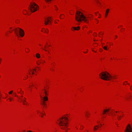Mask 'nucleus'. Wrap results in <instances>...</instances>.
<instances>
[{"label": "nucleus", "mask_w": 132, "mask_h": 132, "mask_svg": "<svg viewBox=\"0 0 132 132\" xmlns=\"http://www.w3.org/2000/svg\"><path fill=\"white\" fill-rule=\"evenodd\" d=\"M68 120V118L65 117H61L58 120L59 122L58 124L61 126V129L65 130V132H67V131L66 128L68 127L67 121Z\"/></svg>", "instance_id": "nucleus-1"}, {"label": "nucleus", "mask_w": 132, "mask_h": 132, "mask_svg": "<svg viewBox=\"0 0 132 132\" xmlns=\"http://www.w3.org/2000/svg\"><path fill=\"white\" fill-rule=\"evenodd\" d=\"M100 78L105 80H110L111 79H116V76H112L108 72L106 71L102 72L99 75Z\"/></svg>", "instance_id": "nucleus-2"}, {"label": "nucleus", "mask_w": 132, "mask_h": 132, "mask_svg": "<svg viewBox=\"0 0 132 132\" xmlns=\"http://www.w3.org/2000/svg\"><path fill=\"white\" fill-rule=\"evenodd\" d=\"M75 19L78 22H81L83 20L87 23L88 22L87 18L80 11H77L76 12V14Z\"/></svg>", "instance_id": "nucleus-3"}, {"label": "nucleus", "mask_w": 132, "mask_h": 132, "mask_svg": "<svg viewBox=\"0 0 132 132\" xmlns=\"http://www.w3.org/2000/svg\"><path fill=\"white\" fill-rule=\"evenodd\" d=\"M38 7V6L36 3H33L32 4H31L30 10L31 12H33L36 11Z\"/></svg>", "instance_id": "nucleus-4"}, {"label": "nucleus", "mask_w": 132, "mask_h": 132, "mask_svg": "<svg viewBox=\"0 0 132 132\" xmlns=\"http://www.w3.org/2000/svg\"><path fill=\"white\" fill-rule=\"evenodd\" d=\"M22 31V35L21 34V36L22 37H23L24 35V31L22 29L20 28H16L15 29V32L16 35L17 36H19V31Z\"/></svg>", "instance_id": "nucleus-5"}, {"label": "nucleus", "mask_w": 132, "mask_h": 132, "mask_svg": "<svg viewBox=\"0 0 132 132\" xmlns=\"http://www.w3.org/2000/svg\"><path fill=\"white\" fill-rule=\"evenodd\" d=\"M125 132H132V127L130 125H128L125 130Z\"/></svg>", "instance_id": "nucleus-6"}, {"label": "nucleus", "mask_w": 132, "mask_h": 132, "mask_svg": "<svg viewBox=\"0 0 132 132\" xmlns=\"http://www.w3.org/2000/svg\"><path fill=\"white\" fill-rule=\"evenodd\" d=\"M19 99H20L21 101L22 102V103L24 105H27V102L26 100V98L25 97H24L23 99V98L22 99L20 98L19 97H18Z\"/></svg>", "instance_id": "nucleus-7"}, {"label": "nucleus", "mask_w": 132, "mask_h": 132, "mask_svg": "<svg viewBox=\"0 0 132 132\" xmlns=\"http://www.w3.org/2000/svg\"><path fill=\"white\" fill-rule=\"evenodd\" d=\"M49 20L48 19V18H46L45 19V24L46 25H47L48 24V23L49 22H51V20Z\"/></svg>", "instance_id": "nucleus-8"}, {"label": "nucleus", "mask_w": 132, "mask_h": 132, "mask_svg": "<svg viewBox=\"0 0 132 132\" xmlns=\"http://www.w3.org/2000/svg\"><path fill=\"white\" fill-rule=\"evenodd\" d=\"M40 96L41 98L43 100V101H44L45 102V101H47L48 100V98L47 96H44V97H43L41 96Z\"/></svg>", "instance_id": "nucleus-9"}, {"label": "nucleus", "mask_w": 132, "mask_h": 132, "mask_svg": "<svg viewBox=\"0 0 132 132\" xmlns=\"http://www.w3.org/2000/svg\"><path fill=\"white\" fill-rule=\"evenodd\" d=\"M41 104L43 105L44 107H45L46 106V105L44 101H42V102L41 103Z\"/></svg>", "instance_id": "nucleus-10"}, {"label": "nucleus", "mask_w": 132, "mask_h": 132, "mask_svg": "<svg viewBox=\"0 0 132 132\" xmlns=\"http://www.w3.org/2000/svg\"><path fill=\"white\" fill-rule=\"evenodd\" d=\"M78 29H77V28L76 27H72L71 28V29L72 30V28H73V29L75 30H78L80 29V28L79 26H78Z\"/></svg>", "instance_id": "nucleus-11"}, {"label": "nucleus", "mask_w": 132, "mask_h": 132, "mask_svg": "<svg viewBox=\"0 0 132 132\" xmlns=\"http://www.w3.org/2000/svg\"><path fill=\"white\" fill-rule=\"evenodd\" d=\"M109 9H107L106 12L105 17H106L108 15L109 13Z\"/></svg>", "instance_id": "nucleus-12"}, {"label": "nucleus", "mask_w": 132, "mask_h": 132, "mask_svg": "<svg viewBox=\"0 0 132 132\" xmlns=\"http://www.w3.org/2000/svg\"><path fill=\"white\" fill-rule=\"evenodd\" d=\"M99 127L97 125H96L94 127V130H97L98 129V128Z\"/></svg>", "instance_id": "nucleus-13"}, {"label": "nucleus", "mask_w": 132, "mask_h": 132, "mask_svg": "<svg viewBox=\"0 0 132 132\" xmlns=\"http://www.w3.org/2000/svg\"><path fill=\"white\" fill-rule=\"evenodd\" d=\"M36 57L37 58H39L40 57V55L38 53H37L36 54Z\"/></svg>", "instance_id": "nucleus-14"}, {"label": "nucleus", "mask_w": 132, "mask_h": 132, "mask_svg": "<svg viewBox=\"0 0 132 132\" xmlns=\"http://www.w3.org/2000/svg\"><path fill=\"white\" fill-rule=\"evenodd\" d=\"M85 117L87 118H88L89 117L88 115V112H86L85 113Z\"/></svg>", "instance_id": "nucleus-15"}, {"label": "nucleus", "mask_w": 132, "mask_h": 132, "mask_svg": "<svg viewBox=\"0 0 132 132\" xmlns=\"http://www.w3.org/2000/svg\"><path fill=\"white\" fill-rule=\"evenodd\" d=\"M121 116H117V119L118 120H120L121 119Z\"/></svg>", "instance_id": "nucleus-16"}, {"label": "nucleus", "mask_w": 132, "mask_h": 132, "mask_svg": "<svg viewBox=\"0 0 132 132\" xmlns=\"http://www.w3.org/2000/svg\"><path fill=\"white\" fill-rule=\"evenodd\" d=\"M103 48L105 50H108L107 47L106 46H104V47H103Z\"/></svg>", "instance_id": "nucleus-17"}, {"label": "nucleus", "mask_w": 132, "mask_h": 132, "mask_svg": "<svg viewBox=\"0 0 132 132\" xmlns=\"http://www.w3.org/2000/svg\"><path fill=\"white\" fill-rule=\"evenodd\" d=\"M19 35L21 36V34L22 35V31H19Z\"/></svg>", "instance_id": "nucleus-18"}, {"label": "nucleus", "mask_w": 132, "mask_h": 132, "mask_svg": "<svg viewBox=\"0 0 132 132\" xmlns=\"http://www.w3.org/2000/svg\"><path fill=\"white\" fill-rule=\"evenodd\" d=\"M36 63L38 65H39L40 64V63H41V61H39V63H38L37 62Z\"/></svg>", "instance_id": "nucleus-19"}, {"label": "nucleus", "mask_w": 132, "mask_h": 132, "mask_svg": "<svg viewBox=\"0 0 132 132\" xmlns=\"http://www.w3.org/2000/svg\"><path fill=\"white\" fill-rule=\"evenodd\" d=\"M103 114H105L106 113V111L105 110H104L103 111Z\"/></svg>", "instance_id": "nucleus-20"}, {"label": "nucleus", "mask_w": 132, "mask_h": 132, "mask_svg": "<svg viewBox=\"0 0 132 132\" xmlns=\"http://www.w3.org/2000/svg\"><path fill=\"white\" fill-rule=\"evenodd\" d=\"M44 90L45 91L44 93H45V95H47V92H46V91L45 90Z\"/></svg>", "instance_id": "nucleus-21"}, {"label": "nucleus", "mask_w": 132, "mask_h": 132, "mask_svg": "<svg viewBox=\"0 0 132 132\" xmlns=\"http://www.w3.org/2000/svg\"><path fill=\"white\" fill-rule=\"evenodd\" d=\"M105 110L106 111V112H108L109 111V110H110V109H105Z\"/></svg>", "instance_id": "nucleus-22"}, {"label": "nucleus", "mask_w": 132, "mask_h": 132, "mask_svg": "<svg viewBox=\"0 0 132 132\" xmlns=\"http://www.w3.org/2000/svg\"><path fill=\"white\" fill-rule=\"evenodd\" d=\"M13 92V91L12 90L9 92V94H11Z\"/></svg>", "instance_id": "nucleus-23"}, {"label": "nucleus", "mask_w": 132, "mask_h": 132, "mask_svg": "<svg viewBox=\"0 0 132 132\" xmlns=\"http://www.w3.org/2000/svg\"><path fill=\"white\" fill-rule=\"evenodd\" d=\"M47 31L46 30H45V32L46 33H48V29H47Z\"/></svg>", "instance_id": "nucleus-24"}, {"label": "nucleus", "mask_w": 132, "mask_h": 132, "mask_svg": "<svg viewBox=\"0 0 132 132\" xmlns=\"http://www.w3.org/2000/svg\"><path fill=\"white\" fill-rule=\"evenodd\" d=\"M54 6H55V8L56 9V10H58V8L55 5Z\"/></svg>", "instance_id": "nucleus-25"}, {"label": "nucleus", "mask_w": 132, "mask_h": 132, "mask_svg": "<svg viewBox=\"0 0 132 132\" xmlns=\"http://www.w3.org/2000/svg\"><path fill=\"white\" fill-rule=\"evenodd\" d=\"M9 99L10 101H11L12 99L11 98H9Z\"/></svg>", "instance_id": "nucleus-26"}, {"label": "nucleus", "mask_w": 132, "mask_h": 132, "mask_svg": "<svg viewBox=\"0 0 132 132\" xmlns=\"http://www.w3.org/2000/svg\"><path fill=\"white\" fill-rule=\"evenodd\" d=\"M130 89L131 90H132V87H130Z\"/></svg>", "instance_id": "nucleus-27"}, {"label": "nucleus", "mask_w": 132, "mask_h": 132, "mask_svg": "<svg viewBox=\"0 0 132 132\" xmlns=\"http://www.w3.org/2000/svg\"><path fill=\"white\" fill-rule=\"evenodd\" d=\"M14 95L15 96H16L17 97H18V96H16V94L15 93H14Z\"/></svg>", "instance_id": "nucleus-28"}, {"label": "nucleus", "mask_w": 132, "mask_h": 132, "mask_svg": "<svg viewBox=\"0 0 132 132\" xmlns=\"http://www.w3.org/2000/svg\"><path fill=\"white\" fill-rule=\"evenodd\" d=\"M28 132H32L30 130H29V131H28Z\"/></svg>", "instance_id": "nucleus-29"}, {"label": "nucleus", "mask_w": 132, "mask_h": 132, "mask_svg": "<svg viewBox=\"0 0 132 132\" xmlns=\"http://www.w3.org/2000/svg\"><path fill=\"white\" fill-rule=\"evenodd\" d=\"M60 18L61 19H63V18H62V17H61V16H60Z\"/></svg>", "instance_id": "nucleus-30"}, {"label": "nucleus", "mask_w": 132, "mask_h": 132, "mask_svg": "<svg viewBox=\"0 0 132 132\" xmlns=\"http://www.w3.org/2000/svg\"><path fill=\"white\" fill-rule=\"evenodd\" d=\"M102 126V124H100V127Z\"/></svg>", "instance_id": "nucleus-31"}, {"label": "nucleus", "mask_w": 132, "mask_h": 132, "mask_svg": "<svg viewBox=\"0 0 132 132\" xmlns=\"http://www.w3.org/2000/svg\"><path fill=\"white\" fill-rule=\"evenodd\" d=\"M32 74H34V72H32Z\"/></svg>", "instance_id": "nucleus-32"}, {"label": "nucleus", "mask_w": 132, "mask_h": 132, "mask_svg": "<svg viewBox=\"0 0 132 132\" xmlns=\"http://www.w3.org/2000/svg\"><path fill=\"white\" fill-rule=\"evenodd\" d=\"M29 75H30L31 73H30V71H29Z\"/></svg>", "instance_id": "nucleus-33"}, {"label": "nucleus", "mask_w": 132, "mask_h": 132, "mask_svg": "<svg viewBox=\"0 0 132 132\" xmlns=\"http://www.w3.org/2000/svg\"><path fill=\"white\" fill-rule=\"evenodd\" d=\"M81 126H82V128H84V126H82V125H81Z\"/></svg>", "instance_id": "nucleus-34"}, {"label": "nucleus", "mask_w": 132, "mask_h": 132, "mask_svg": "<svg viewBox=\"0 0 132 132\" xmlns=\"http://www.w3.org/2000/svg\"><path fill=\"white\" fill-rule=\"evenodd\" d=\"M44 49V50H45V51H47V50H46V49Z\"/></svg>", "instance_id": "nucleus-35"}, {"label": "nucleus", "mask_w": 132, "mask_h": 132, "mask_svg": "<svg viewBox=\"0 0 132 132\" xmlns=\"http://www.w3.org/2000/svg\"><path fill=\"white\" fill-rule=\"evenodd\" d=\"M39 112V113H40L41 114H42V115L43 114L42 113H41V112Z\"/></svg>", "instance_id": "nucleus-36"}, {"label": "nucleus", "mask_w": 132, "mask_h": 132, "mask_svg": "<svg viewBox=\"0 0 132 132\" xmlns=\"http://www.w3.org/2000/svg\"><path fill=\"white\" fill-rule=\"evenodd\" d=\"M21 98H22L23 97V96L22 95H21Z\"/></svg>", "instance_id": "nucleus-37"}, {"label": "nucleus", "mask_w": 132, "mask_h": 132, "mask_svg": "<svg viewBox=\"0 0 132 132\" xmlns=\"http://www.w3.org/2000/svg\"><path fill=\"white\" fill-rule=\"evenodd\" d=\"M45 61H43V63H45Z\"/></svg>", "instance_id": "nucleus-38"}, {"label": "nucleus", "mask_w": 132, "mask_h": 132, "mask_svg": "<svg viewBox=\"0 0 132 132\" xmlns=\"http://www.w3.org/2000/svg\"><path fill=\"white\" fill-rule=\"evenodd\" d=\"M88 115H90V113H88Z\"/></svg>", "instance_id": "nucleus-39"}, {"label": "nucleus", "mask_w": 132, "mask_h": 132, "mask_svg": "<svg viewBox=\"0 0 132 132\" xmlns=\"http://www.w3.org/2000/svg\"><path fill=\"white\" fill-rule=\"evenodd\" d=\"M33 70L35 71H36V70L35 69H34Z\"/></svg>", "instance_id": "nucleus-40"}, {"label": "nucleus", "mask_w": 132, "mask_h": 132, "mask_svg": "<svg viewBox=\"0 0 132 132\" xmlns=\"http://www.w3.org/2000/svg\"><path fill=\"white\" fill-rule=\"evenodd\" d=\"M27 77H28V76L27 75ZM27 78H26V79H27Z\"/></svg>", "instance_id": "nucleus-41"}, {"label": "nucleus", "mask_w": 132, "mask_h": 132, "mask_svg": "<svg viewBox=\"0 0 132 132\" xmlns=\"http://www.w3.org/2000/svg\"><path fill=\"white\" fill-rule=\"evenodd\" d=\"M10 33H11L12 32V31H10Z\"/></svg>", "instance_id": "nucleus-42"}, {"label": "nucleus", "mask_w": 132, "mask_h": 132, "mask_svg": "<svg viewBox=\"0 0 132 132\" xmlns=\"http://www.w3.org/2000/svg\"><path fill=\"white\" fill-rule=\"evenodd\" d=\"M96 35L95 36H97V34L96 33Z\"/></svg>", "instance_id": "nucleus-43"}, {"label": "nucleus", "mask_w": 132, "mask_h": 132, "mask_svg": "<svg viewBox=\"0 0 132 132\" xmlns=\"http://www.w3.org/2000/svg\"><path fill=\"white\" fill-rule=\"evenodd\" d=\"M23 132H26V131H23Z\"/></svg>", "instance_id": "nucleus-44"}, {"label": "nucleus", "mask_w": 132, "mask_h": 132, "mask_svg": "<svg viewBox=\"0 0 132 132\" xmlns=\"http://www.w3.org/2000/svg\"><path fill=\"white\" fill-rule=\"evenodd\" d=\"M12 28V27H11L10 28V29H11Z\"/></svg>", "instance_id": "nucleus-45"}, {"label": "nucleus", "mask_w": 132, "mask_h": 132, "mask_svg": "<svg viewBox=\"0 0 132 132\" xmlns=\"http://www.w3.org/2000/svg\"><path fill=\"white\" fill-rule=\"evenodd\" d=\"M92 51H94V52H95V51H93V50H92Z\"/></svg>", "instance_id": "nucleus-46"}, {"label": "nucleus", "mask_w": 132, "mask_h": 132, "mask_svg": "<svg viewBox=\"0 0 132 132\" xmlns=\"http://www.w3.org/2000/svg\"><path fill=\"white\" fill-rule=\"evenodd\" d=\"M116 113H117L118 112L116 111Z\"/></svg>", "instance_id": "nucleus-47"}, {"label": "nucleus", "mask_w": 132, "mask_h": 132, "mask_svg": "<svg viewBox=\"0 0 132 132\" xmlns=\"http://www.w3.org/2000/svg\"><path fill=\"white\" fill-rule=\"evenodd\" d=\"M41 117H43V116H41Z\"/></svg>", "instance_id": "nucleus-48"}, {"label": "nucleus", "mask_w": 132, "mask_h": 132, "mask_svg": "<svg viewBox=\"0 0 132 132\" xmlns=\"http://www.w3.org/2000/svg\"><path fill=\"white\" fill-rule=\"evenodd\" d=\"M41 31H43V30H42Z\"/></svg>", "instance_id": "nucleus-49"}, {"label": "nucleus", "mask_w": 132, "mask_h": 132, "mask_svg": "<svg viewBox=\"0 0 132 132\" xmlns=\"http://www.w3.org/2000/svg\"><path fill=\"white\" fill-rule=\"evenodd\" d=\"M77 29H78V27H77Z\"/></svg>", "instance_id": "nucleus-50"}, {"label": "nucleus", "mask_w": 132, "mask_h": 132, "mask_svg": "<svg viewBox=\"0 0 132 132\" xmlns=\"http://www.w3.org/2000/svg\"><path fill=\"white\" fill-rule=\"evenodd\" d=\"M48 53H50V52H48Z\"/></svg>", "instance_id": "nucleus-51"}, {"label": "nucleus", "mask_w": 132, "mask_h": 132, "mask_svg": "<svg viewBox=\"0 0 132 132\" xmlns=\"http://www.w3.org/2000/svg\"><path fill=\"white\" fill-rule=\"evenodd\" d=\"M94 36H96V35H94Z\"/></svg>", "instance_id": "nucleus-52"}, {"label": "nucleus", "mask_w": 132, "mask_h": 132, "mask_svg": "<svg viewBox=\"0 0 132 132\" xmlns=\"http://www.w3.org/2000/svg\"><path fill=\"white\" fill-rule=\"evenodd\" d=\"M51 17H50V18H50V19H51Z\"/></svg>", "instance_id": "nucleus-53"}, {"label": "nucleus", "mask_w": 132, "mask_h": 132, "mask_svg": "<svg viewBox=\"0 0 132 132\" xmlns=\"http://www.w3.org/2000/svg\"><path fill=\"white\" fill-rule=\"evenodd\" d=\"M103 34H101V35H102Z\"/></svg>", "instance_id": "nucleus-54"}, {"label": "nucleus", "mask_w": 132, "mask_h": 132, "mask_svg": "<svg viewBox=\"0 0 132 132\" xmlns=\"http://www.w3.org/2000/svg\"><path fill=\"white\" fill-rule=\"evenodd\" d=\"M116 37H117V36L116 35Z\"/></svg>", "instance_id": "nucleus-55"}, {"label": "nucleus", "mask_w": 132, "mask_h": 132, "mask_svg": "<svg viewBox=\"0 0 132 132\" xmlns=\"http://www.w3.org/2000/svg\"><path fill=\"white\" fill-rule=\"evenodd\" d=\"M122 26H121V27H122Z\"/></svg>", "instance_id": "nucleus-56"}, {"label": "nucleus", "mask_w": 132, "mask_h": 132, "mask_svg": "<svg viewBox=\"0 0 132 132\" xmlns=\"http://www.w3.org/2000/svg\"><path fill=\"white\" fill-rule=\"evenodd\" d=\"M84 53H86V52H84Z\"/></svg>", "instance_id": "nucleus-57"}, {"label": "nucleus", "mask_w": 132, "mask_h": 132, "mask_svg": "<svg viewBox=\"0 0 132 132\" xmlns=\"http://www.w3.org/2000/svg\"><path fill=\"white\" fill-rule=\"evenodd\" d=\"M18 93H19V92H18Z\"/></svg>", "instance_id": "nucleus-58"}, {"label": "nucleus", "mask_w": 132, "mask_h": 132, "mask_svg": "<svg viewBox=\"0 0 132 132\" xmlns=\"http://www.w3.org/2000/svg\"><path fill=\"white\" fill-rule=\"evenodd\" d=\"M94 41H96V40H94Z\"/></svg>", "instance_id": "nucleus-59"}, {"label": "nucleus", "mask_w": 132, "mask_h": 132, "mask_svg": "<svg viewBox=\"0 0 132 132\" xmlns=\"http://www.w3.org/2000/svg\"><path fill=\"white\" fill-rule=\"evenodd\" d=\"M55 23H57L56 22H55Z\"/></svg>", "instance_id": "nucleus-60"}, {"label": "nucleus", "mask_w": 132, "mask_h": 132, "mask_svg": "<svg viewBox=\"0 0 132 132\" xmlns=\"http://www.w3.org/2000/svg\"><path fill=\"white\" fill-rule=\"evenodd\" d=\"M88 51V50H87V51Z\"/></svg>", "instance_id": "nucleus-61"}, {"label": "nucleus", "mask_w": 132, "mask_h": 132, "mask_svg": "<svg viewBox=\"0 0 132 132\" xmlns=\"http://www.w3.org/2000/svg\"><path fill=\"white\" fill-rule=\"evenodd\" d=\"M88 51V50H87V51Z\"/></svg>", "instance_id": "nucleus-62"}, {"label": "nucleus", "mask_w": 132, "mask_h": 132, "mask_svg": "<svg viewBox=\"0 0 132 132\" xmlns=\"http://www.w3.org/2000/svg\"><path fill=\"white\" fill-rule=\"evenodd\" d=\"M45 47H46V46H45Z\"/></svg>", "instance_id": "nucleus-63"}, {"label": "nucleus", "mask_w": 132, "mask_h": 132, "mask_svg": "<svg viewBox=\"0 0 132 132\" xmlns=\"http://www.w3.org/2000/svg\"><path fill=\"white\" fill-rule=\"evenodd\" d=\"M128 84L129 85V84Z\"/></svg>", "instance_id": "nucleus-64"}]
</instances>
